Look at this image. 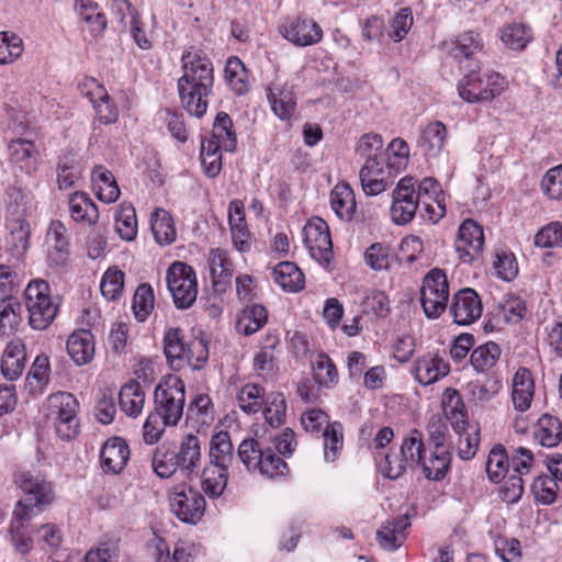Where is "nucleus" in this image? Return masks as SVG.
Listing matches in <instances>:
<instances>
[{
	"instance_id": "f257e3e1",
	"label": "nucleus",
	"mask_w": 562,
	"mask_h": 562,
	"mask_svg": "<svg viewBox=\"0 0 562 562\" xmlns=\"http://www.w3.org/2000/svg\"><path fill=\"white\" fill-rule=\"evenodd\" d=\"M183 75L178 80L182 106L193 116L206 113L209 95L214 83V69L210 58L199 50L189 49L181 56Z\"/></svg>"
},
{
	"instance_id": "f03ea898",
	"label": "nucleus",
	"mask_w": 562,
	"mask_h": 562,
	"mask_svg": "<svg viewBox=\"0 0 562 562\" xmlns=\"http://www.w3.org/2000/svg\"><path fill=\"white\" fill-rule=\"evenodd\" d=\"M14 482L23 493V497L18 501L14 510L22 506L32 518L55 499L53 483L41 473L19 470L14 473Z\"/></svg>"
},
{
	"instance_id": "7ed1b4c3",
	"label": "nucleus",
	"mask_w": 562,
	"mask_h": 562,
	"mask_svg": "<svg viewBox=\"0 0 562 562\" xmlns=\"http://www.w3.org/2000/svg\"><path fill=\"white\" fill-rule=\"evenodd\" d=\"M24 297L30 326L35 330L46 329L54 322L59 310L58 297L52 295L48 282L31 281L24 291Z\"/></svg>"
},
{
	"instance_id": "20e7f679",
	"label": "nucleus",
	"mask_w": 562,
	"mask_h": 562,
	"mask_svg": "<svg viewBox=\"0 0 562 562\" xmlns=\"http://www.w3.org/2000/svg\"><path fill=\"white\" fill-rule=\"evenodd\" d=\"M79 402L68 392H56L46 400V416L63 440H70L79 432Z\"/></svg>"
},
{
	"instance_id": "39448f33",
	"label": "nucleus",
	"mask_w": 562,
	"mask_h": 562,
	"mask_svg": "<svg viewBox=\"0 0 562 562\" xmlns=\"http://www.w3.org/2000/svg\"><path fill=\"white\" fill-rule=\"evenodd\" d=\"M154 413L165 425L177 426L183 415L186 387L178 376H168L159 383L154 392Z\"/></svg>"
},
{
	"instance_id": "423d86ee",
	"label": "nucleus",
	"mask_w": 562,
	"mask_h": 562,
	"mask_svg": "<svg viewBox=\"0 0 562 562\" xmlns=\"http://www.w3.org/2000/svg\"><path fill=\"white\" fill-rule=\"evenodd\" d=\"M459 95L470 102L491 101L503 91V78L494 71L471 70L458 85Z\"/></svg>"
},
{
	"instance_id": "0eeeda50",
	"label": "nucleus",
	"mask_w": 562,
	"mask_h": 562,
	"mask_svg": "<svg viewBox=\"0 0 562 562\" xmlns=\"http://www.w3.org/2000/svg\"><path fill=\"white\" fill-rule=\"evenodd\" d=\"M167 285L177 308H189L198 296V281L194 269L181 261L173 262L167 270Z\"/></svg>"
},
{
	"instance_id": "6e6552de",
	"label": "nucleus",
	"mask_w": 562,
	"mask_h": 562,
	"mask_svg": "<svg viewBox=\"0 0 562 562\" xmlns=\"http://www.w3.org/2000/svg\"><path fill=\"white\" fill-rule=\"evenodd\" d=\"M449 299V284L440 269L430 270L423 280L420 302L428 318H438L446 310Z\"/></svg>"
},
{
	"instance_id": "1a4fd4ad",
	"label": "nucleus",
	"mask_w": 562,
	"mask_h": 562,
	"mask_svg": "<svg viewBox=\"0 0 562 562\" xmlns=\"http://www.w3.org/2000/svg\"><path fill=\"white\" fill-rule=\"evenodd\" d=\"M398 170L392 158L384 160H366L360 169L359 178L367 195H378L394 183Z\"/></svg>"
},
{
	"instance_id": "9d476101",
	"label": "nucleus",
	"mask_w": 562,
	"mask_h": 562,
	"mask_svg": "<svg viewBox=\"0 0 562 562\" xmlns=\"http://www.w3.org/2000/svg\"><path fill=\"white\" fill-rule=\"evenodd\" d=\"M172 513L183 522L196 524L204 515L205 499L193 487L181 485L175 487L169 496Z\"/></svg>"
},
{
	"instance_id": "9b49d317",
	"label": "nucleus",
	"mask_w": 562,
	"mask_h": 562,
	"mask_svg": "<svg viewBox=\"0 0 562 562\" xmlns=\"http://www.w3.org/2000/svg\"><path fill=\"white\" fill-rule=\"evenodd\" d=\"M391 215L397 225L408 224L415 216L420 200L416 193L415 179L413 177L402 178L393 191Z\"/></svg>"
},
{
	"instance_id": "f8f14e48",
	"label": "nucleus",
	"mask_w": 562,
	"mask_h": 562,
	"mask_svg": "<svg viewBox=\"0 0 562 562\" xmlns=\"http://www.w3.org/2000/svg\"><path fill=\"white\" fill-rule=\"evenodd\" d=\"M303 235L311 257L319 263H328L333 244L327 223L319 217H314L304 226Z\"/></svg>"
},
{
	"instance_id": "ddd939ff",
	"label": "nucleus",
	"mask_w": 562,
	"mask_h": 562,
	"mask_svg": "<svg viewBox=\"0 0 562 562\" xmlns=\"http://www.w3.org/2000/svg\"><path fill=\"white\" fill-rule=\"evenodd\" d=\"M80 93L92 104L99 121L103 124L116 122L119 110L103 85L94 78H85L78 86Z\"/></svg>"
},
{
	"instance_id": "4468645a",
	"label": "nucleus",
	"mask_w": 562,
	"mask_h": 562,
	"mask_svg": "<svg viewBox=\"0 0 562 562\" xmlns=\"http://www.w3.org/2000/svg\"><path fill=\"white\" fill-rule=\"evenodd\" d=\"M459 259L464 263H471L477 259L484 247L483 228L473 220H465L458 229L454 241Z\"/></svg>"
},
{
	"instance_id": "2eb2a0df",
	"label": "nucleus",
	"mask_w": 562,
	"mask_h": 562,
	"mask_svg": "<svg viewBox=\"0 0 562 562\" xmlns=\"http://www.w3.org/2000/svg\"><path fill=\"white\" fill-rule=\"evenodd\" d=\"M483 305L480 295L471 288L459 290L452 299L450 312L458 325H470L482 315Z\"/></svg>"
},
{
	"instance_id": "dca6fc26",
	"label": "nucleus",
	"mask_w": 562,
	"mask_h": 562,
	"mask_svg": "<svg viewBox=\"0 0 562 562\" xmlns=\"http://www.w3.org/2000/svg\"><path fill=\"white\" fill-rule=\"evenodd\" d=\"M281 34L300 47L314 45L323 37V31L314 20L300 16L286 21L281 27Z\"/></svg>"
},
{
	"instance_id": "f3484780",
	"label": "nucleus",
	"mask_w": 562,
	"mask_h": 562,
	"mask_svg": "<svg viewBox=\"0 0 562 562\" xmlns=\"http://www.w3.org/2000/svg\"><path fill=\"white\" fill-rule=\"evenodd\" d=\"M450 372L449 363L438 353L428 352L414 362V376L422 385H430Z\"/></svg>"
},
{
	"instance_id": "a211bd4d",
	"label": "nucleus",
	"mask_w": 562,
	"mask_h": 562,
	"mask_svg": "<svg viewBox=\"0 0 562 562\" xmlns=\"http://www.w3.org/2000/svg\"><path fill=\"white\" fill-rule=\"evenodd\" d=\"M130 459V447L121 437L109 438L100 451L101 468L106 473L119 474Z\"/></svg>"
},
{
	"instance_id": "6ab92c4d",
	"label": "nucleus",
	"mask_w": 562,
	"mask_h": 562,
	"mask_svg": "<svg viewBox=\"0 0 562 562\" xmlns=\"http://www.w3.org/2000/svg\"><path fill=\"white\" fill-rule=\"evenodd\" d=\"M67 228L60 221H52L46 233L47 260L49 265L64 266L69 258Z\"/></svg>"
},
{
	"instance_id": "aec40b11",
	"label": "nucleus",
	"mask_w": 562,
	"mask_h": 562,
	"mask_svg": "<svg viewBox=\"0 0 562 562\" xmlns=\"http://www.w3.org/2000/svg\"><path fill=\"white\" fill-rule=\"evenodd\" d=\"M8 151L10 160L27 175L37 170L40 165V153L32 140L16 138L9 143Z\"/></svg>"
},
{
	"instance_id": "412c9836",
	"label": "nucleus",
	"mask_w": 562,
	"mask_h": 562,
	"mask_svg": "<svg viewBox=\"0 0 562 562\" xmlns=\"http://www.w3.org/2000/svg\"><path fill=\"white\" fill-rule=\"evenodd\" d=\"M26 350L25 345L20 338L10 340L1 357V373L9 380L14 381L19 379L25 368Z\"/></svg>"
},
{
	"instance_id": "4be33fe9",
	"label": "nucleus",
	"mask_w": 562,
	"mask_h": 562,
	"mask_svg": "<svg viewBox=\"0 0 562 562\" xmlns=\"http://www.w3.org/2000/svg\"><path fill=\"white\" fill-rule=\"evenodd\" d=\"M228 222L231 226L232 240L240 252L250 250L251 235L245 221L244 204L234 200L228 205Z\"/></svg>"
},
{
	"instance_id": "5701e85b",
	"label": "nucleus",
	"mask_w": 562,
	"mask_h": 562,
	"mask_svg": "<svg viewBox=\"0 0 562 562\" xmlns=\"http://www.w3.org/2000/svg\"><path fill=\"white\" fill-rule=\"evenodd\" d=\"M213 286L216 291H224L233 277V262L228 252L221 248H213L207 256Z\"/></svg>"
},
{
	"instance_id": "b1692460",
	"label": "nucleus",
	"mask_w": 562,
	"mask_h": 562,
	"mask_svg": "<svg viewBox=\"0 0 562 562\" xmlns=\"http://www.w3.org/2000/svg\"><path fill=\"white\" fill-rule=\"evenodd\" d=\"M66 347L69 357L76 364H87L94 356V337L90 330H76L68 337Z\"/></svg>"
},
{
	"instance_id": "393cba45",
	"label": "nucleus",
	"mask_w": 562,
	"mask_h": 562,
	"mask_svg": "<svg viewBox=\"0 0 562 562\" xmlns=\"http://www.w3.org/2000/svg\"><path fill=\"white\" fill-rule=\"evenodd\" d=\"M271 110L280 120H289L295 112L296 98L292 87L272 83L267 89Z\"/></svg>"
},
{
	"instance_id": "a878e982",
	"label": "nucleus",
	"mask_w": 562,
	"mask_h": 562,
	"mask_svg": "<svg viewBox=\"0 0 562 562\" xmlns=\"http://www.w3.org/2000/svg\"><path fill=\"white\" fill-rule=\"evenodd\" d=\"M179 460L180 472L190 476L200 467L201 462V442L199 438L192 434L186 435L178 449H173Z\"/></svg>"
},
{
	"instance_id": "bb28decb",
	"label": "nucleus",
	"mask_w": 562,
	"mask_h": 562,
	"mask_svg": "<svg viewBox=\"0 0 562 562\" xmlns=\"http://www.w3.org/2000/svg\"><path fill=\"white\" fill-rule=\"evenodd\" d=\"M32 519L22 506L13 510V516L9 528V538L14 551L21 555H26L33 548V539L26 532L25 525Z\"/></svg>"
},
{
	"instance_id": "cd10ccee",
	"label": "nucleus",
	"mask_w": 562,
	"mask_h": 562,
	"mask_svg": "<svg viewBox=\"0 0 562 562\" xmlns=\"http://www.w3.org/2000/svg\"><path fill=\"white\" fill-rule=\"evenodd\" d=\"M535 384L530 370L519 368L513 379L512 401L514 407L524 413L531 406Z\"/></svg>"
},
{
	"instance_id": "c85d7f7f",
	"label": "nucleus",
	"mask_w": 562,
	"mask_h": 562,
	"mask_svg": "<svg viewBox=\"0 0 562 562\" xmlns=\"http://www.w3.org/2000/svg\"><path fill=\"white\" fill-rule=\"evenodd\" d=\"M447 136V127L442 122H430L422 131L418 147L425 156L437 157L443 149Z\"/></svg>"
},
{
	"instance_id": "c756f323",
	"label": "nucleus",
	"mask_w": 562,
	"mask_h": 562,
	"mask_svg": "<svg viewBox=\"0 0 562 562\" xmlns=\"http://www.w3.org/2000/svg\"><path fill=\"white\" fill-rule=\"evenodd\" d=\"M83 166L76 153L67 151L58 156L56 173L57 184L60 190H67L75 186L81 178Z\"/></svg>"
},
{
	"instance_id": "7c9ffc66",
	"label": "nucleus",
	"mask_w": 562,
	"mask_h": 562,
	"mask_svg": "<svg viewBox=\"0 0 562 562\" xmlns=\"http://www.w3.org/2000/svg\"><path fill=\"white\" fill-rule=\"evenodd\" d=\"M451 453L447 448H439L430 452L427 457L425 453L422 457L419 468L424 476L429 481L442 480L450 470Z\"/></svg>"
},
{
	"instance_id": "2f4dec72",
	"label": "nucleus",
	"mask_w": 562,
	"mask_h": 562,
	"mask_svg": "<svg viewBox=\"0 0 562 562\" xmlns=\"http://www.w3.org/2000/svg\"><path fill=\"white\" fill-rule=\"evenodd\" d=\"M204 142H213L223 150L234 153L237 146V137L234 131V124L231 116L225 112H220L214 121L212 136Z\"/></svg>"
},
{
	"instance_id": "473e14b6",
	"label": "nucleus",
	"mask_w": 562,
	"mask_h": 562,
	"mask_svg": "<svg viewBox=\"0 0 562 562\" xmlns=\"http://www.w3.org/2000/svg\"><path fill=\"white\" fill-rule=\"evenodd\" d=\"M70 216L76 222H81L89 226L97 223L99 211L95 203L88 193L77 191L72 193L68 201Z\"/></svg>"
},
{
	"instance_id": "72a5a7b5",
	"label": "nucleus",
	"mask_w": 562,
	"mask_h": 562,
	"mask_svg": "<svg viewBox=\"0 0 562 562\" xmlns=\"http://www.w3.org/2000/svg\"><path fill=\"white\" fill-rule=\"evenodd\" d=\"M188 341L184 340L182 330L170 328L164 337V352L169 366L175 369H181L186 363V348Z\"/></svg>"
},
{
	"instance_id": "f704fd0d",
	"label": "nucleus",
	"mask_w": 562,
	"mask_h": 562,
	"mask_svg": "<svg viewBox=\"0 0 562 562\" xmlns=\"http://www.w3.org/2000/svg\"><path fill=\"white\" fill-rule=\"evenodd\" d=\"M234 459V447L228 431L221 430L210 440L209 463L228 469Z\"/></svg>"
},
{
	"instance_id": "c9c22d12",
	"label": "nucleus",
	"mask_w": 562,
	"mask_h": 562,
	"mask_svg": "<svg viewBox=\"0 0 562 562\" xmlns=\"http://www.w3.org/2000/svg\"><path fill=\"white\" fill-rule=\"evenodd\" d=\"M442 409L454 431L462 430L467 419V412L461 394L454 389H446L442 395Z\"/></svg>"
},
{
	"instance_id": "e433bc0d",
	"label": "nucleus",
	"mask_w": 562,
	"mask_h": 562,
	"mask_svg": "<svg viewBox=\"0 0 562 562\" xmlns=\"http://www.w3.org/2000/svg\"><path fill=\"white\" fill-rule=\"evenodd\" d=\"M330 205L336 215L341 220H351L357 204L353 191L348 183H337L330 192Z\"/></svg>"
},
{
	"instance_id": "4c0bfd02",
	"label": "nucleus",
	"mask_w": 562,
	"mask_h": 562,
	"mask_svg": "<svg viewBox=\"0 0 562 562\" xmlns=\"http://www.w3.org/2000/svg\"><path fill=\"white\" fill-rule=\"evenodd\" d=\"M92 181L98 199L104 203H113L120 196V189L113 173L103 166H95L92 170Z\"/></svg>"
},
{
	"instance_id": "58836bf2",
	"label": "nucleus",
	"mask_w": 562,
	"mask_h": 562,
	"mask_svg": "<svg viewBox=\"0 0 562 562\" xmlns=\"http://www.w3.org/2000/svg\"><path fill=\"white\" fill-rule=\"evenodd\" d=\"M268 313L265 306L252 304L240 311L236 321V329L239 334L250 336L257 333L267 323Z\"/></svg>"
},
{
	"instance_id": "ea45409f",
	"label": "nucleus",
	"mask_w": 562,
	"mask_h": 562,
	"mask_svg": "<svg viewBox=\"0 0 562 562\" xmlns=\"http://www.w3.org/2000/svg\"><path fill=\"white\" fill-rule=\"evenodd\" d=\"M119 404L127 416L137 417L145 404V392L137 381L123 385L119 393Z\"/></svg>"
},
{
	"instance_id": "a19ab883",
	"label": "nucleus",
	"mask_w": 562,
	"mask_h": 562,
	"mask_svg": "<svg viewBox=\"0 0 562 562\" xmlns=\"http://www.w3.org/2000/svg\"><path fill=\"white\" fill-rule=\"evenodd\" d=\"M535 438L543 447H557L562 441V423L555 416L543 414L536 425Z\"/></svg>"
},
{
	"instance_id": "79ce46f5",
	"label": "nucleus",
	"mask_w": 562,
	"mask_h": 562,
	"mask_svg": "<svg viewBox=\"0 0 562 562\" xmlns=\"http://www.w3.org/2000/svg\"><path fill=\"white\" fill-rule=\"evenodd\" d=\"M228 482V469L206 464L201 474V487L210 498L220 497Z\"/></svg>"
},
{
	"instance_id": "37998d69",
	"label": "nucleus",
	"mask_w": 562,
	"mask_h": 562,
	"mask_svg": "<svg viewBox=\"0 0 562 562\" xmlns=\"http://www.w3.org/2000/svg\"><path fill=\"white\" fill-rule=\"evenodd\" d=\"M274 281L285 291L299 292L304 288L305 278L301 269L290 261H283L273 269Z\"/></svg>"
},
{
	"instance_id": "c03bdc74",
	"label": "nucleus",
	"mask_w": 562,
	"mask_h": 562,
	"mask_svg": "<svg viewBox=\"0 0 562 562\" xmlns=\"http://www.w3.org/2000/svg\"><path fill=\"white\" fill-rule=\"evenodd\" d=\"M50 363L46 355H38L27 373L26 389L32 394H42L49 382Z\"/></svg>"
},
{
	"instance_id": "a18cd8bd",
	"label": "nucleus",
	"mask_w": 562,
	"mask_h": 562,
	"mask_svg": "<svg viewBox=\"0 0 562 562\" xmlns=\"http://www.w3.org/2000/svg\"><path fill=\"white\" fill-rule=\"evenodd\" d=\"M150 226L155 240L159 245H170L176 240L177 232L169 212L156 209L151 213Z\"/></svg>"
},
{
	"instance_id": "49530a36",
	"label": "nucleus",
	"mask_w": 562,
	"mask_h": 562,
	"mask_svg": "<svg viewBox=\"0 0 562 562\" xmlns=\"http://www.w3.org/2000/svg\"><path fill=\"white\" fill-rule=\"evenodd\" d=\"M398 452L408 468H419L422 457L425 452L423 435L417 429H412L403 439Z\"/></svg>"
},
{
	"instance_id": "de8ad7c7",
	"label": "nucleus",
	"mask_w": 562,
	"mask_h": 562,
	"mask_svg": "<svg viewBox=\"0 0 562 562\" xmlns=\"http://www.w3.org/2000/svg\"><path fill=\"white\" fill-rule=\"evenodd\" d=\"M224 74L226 81L236 94L243 95L248 92L250 88L248 71L238 57L228 58Z\"/></svg>"
},
{
	"instance_id": "09e8293b",
	"label": "nucleus",
	"mask_w": 562,
	"mask_h": 562,
	"mask_svg": "<svg viewBox=\"0 0 562 562\" xmlns=\"http://www.w3.org/2000/svg\"><path fill=\"white\" fill-rule=\"evenodd\" d=\"M21 311V303L13 297L0 301V335L9 336L18 330L22 322Z\"/></svg>"
},
{
	"instance_id": "8fccbe9b",
	"label": "nucleus",
	"mask_w": 562,
	"mask_h": 562,
	"mask_svg": "<svg viewBox=\"0 0 562 562\" xmlns=\"http://www.w3.org/2000/svg\"><path fill=\"white\" fill-rule=\"evenodd\" d=\"M78 15L89 24L94 35L101 34L106 27V18L99 4L92 0H77L75 4Z\"/></svg>"
},
{
	"instance_id": "3c124183",
	"label": "nucleus",
	"mask_w": 562,
	"mask_h": 562,
	"mask_svg": "<svg viewBox=\"0 0 562 562\" xmlns=\"http://www.w3.org/2000/svg\"><path fill=\"white\" fill-rule=\"evenodd\" d=\"M314 381L325 387L338 382V371L333 360L324 352H319L311 361Z\"/></svg>"
},
{
	"instance_id": "603ef678",
	"label": "nucleus",
	"mask_w": 562,
	"mask_h": 562,
	"mask_svg": "<svg viewBox=\"0 0 562 562\" xmlns=\"http://www.w3.org/2000/svg\"><path fill=\"white\" fill-rule=\"evenodd\" d=\"M238 407L246 414L258 413L265 403V390L259 384L247 383L237 393Z\"/></svg>"
},
{
	"instance_id": "864d4df0",
	"label": "nucleus",
	"mask_w": 562,
	"mask_h": 562,
	"mask_svg": "<svg viewBox=\"0 0 562 562\" xmlns=\"http://www.w3.org/2000/svg\"><path fill=\"white\" fill-rule=\"evenodd\" d=\"M458 435L457 450L462 460H471L477 452L480 445V428L476 424H464L462 430L454 431Z\"/></svg>"
},
{
	"instance_id": "5fc2aeb1",
	"label": "nucleus",
	"mask_w": 562,
	"mask_h": 562,
	"mask_svg": "<svg viewBox=\"0 0 562 562\" xmlns=\"http://www.w3.org/2000/svg\"><path fill=\"white\" fill-rule=\"evenodd\" d=\"M509 458L504 446H494L487 457L485 469L490 481L499 483L505 479L509 469Z\"/></svg>"
},
{
	"instance_id": "6e6d98bb",
	"label": "nucleus",
	"mask_w": 562,
	"mask_h": 562,
	"mask_svg": "<svg viewBox=\"0 0 562 562\" xmlns=\"http://www.w3.org/2000/svg\"><path fill=\"white\" fill-rule=\"evenodd\" d=\"M499 357V346L494 341H488L472 351L470 362L475 371L485 372L496 364Z\"/></svg>"
},
{
	"instance_id": "4d7b16f0",
	"label": "nucleus",
	"mask_w": 562,
	"mask_h": 562,
	"mask_svg": "<svg viewBox=\"0 0 562 562\" xmlns=\"http://www.w3.org/2000/svg\"><path fill=\"white\" fill-rule=\"evenodd\" d=\"M483 47L482 38L477 33L472 31L460 34L452 43L450 54L453 58L461 60L470 59L475 53Z\"/></svg>"
},
{
	"instance_id": "13d9d810",
	"label": "nucleus",
	"mask_w": 562,
	"mask_h": 562,
	"mask_svg": "<svg viewBox=\"0 0 562 562\" xmlns=\"http://www.w3.org/2000/svg\"><path fill=\"white\" fill-rule=\"evenodd\" d=\"M178 461L175 451L162 445L156 448L153 454V470L160 477H170L177 471H180Z\"/></svg>"
},
{
	"instance_id": "bf43d9fd",
	"label": "nucleus",
	"mask_w": 562,
	"mask_h": 562,
	"mask_svg": "<svg viewBox=\"0 0 562 562\" xmlns=\"http://www.w3.org/2000/svg\"><path fill=\"white\" fill-rule=\"evenodd\" d=\"M258 460L260 465H258L257 470L268 477L284 475L289 470L282 456L277 453L271 446L263 447L262 453Z\"/></svg>"
},
{
	"instance_id": "052dcab7",
	"label": "nucleus",
	"mask_w": 562,
	"mask_h": 562,
	"mask_svg": "<svg viewBox=\"0 0 562 562\" xmlns=\"http://www.w3.org/2000/svg\"><path fill=\"white\" fill-rule=\"evenodd\" d=\"M188 418L199 426H209L214 420V406L207 394H199L190 403Z\"/></svg>"
},
{
	"instance_id": "680f3d73",
	"label": "nucleus",
	"mask_w": 562,
	"mask_h": 562,
	"mask_svg": "<svg viewBox=\"0 0 562 562\" xmlns=\"http://www.w3.org/2000/svg\"><path fill=\"white\" fill-rule=\"evenodd\" d=\"M376 467L381 474L387 479L396 480L402 476L408 467L401 458V453L374 452Z\"/></svg>"
},
{
	"instance_id": "e2e57ef3",
	"label": "nucleus",
	"mask_w": 562,
	"mask_h": 562,
	"mask_svg": "<svg viewBox=\"0 0 562 562\" xmlns=\"http://www.w3.org/2000/svg\"><path fill=\"white\" fill-rule=\"evenodd\" d=\"M344 428L339 422H334L324 428V456L327 461H335L344 445Z\"/></svg>"
},
{
	"instance_id": "0e129e2a",
	"label": "nucleus",
	"mask_w": 562,
	"mask_h": 562,
	"mask_svg": "<svg viewBox=\"0 0 562 562\" xmlns=\"http://www.w3.org/2000/svg\"><path fill=\"white\" fill-rule=\"evenodd\" d=\"M263 415L271 427H280L285 419L286 401L282 393H271L265 400Z\"/></svg>"
},
{
	"instance_id": "69168bd1",
	"label": "nucleus",
	"mask_w": 562,
	"mask_h": 562,
	"mask_svg": "<svg viewBox=\"0 0 562 562\" xmlns=\"http://www.w3.org/2000/svg\"><path fill=\"white\" fill-rule=\"evenodd\" d=\"M115 231L126 241H132L137 235V220L132 205L122 206L115 216Z\"/></svg>"
},
{
	"instance_id": "338daca9",
	"label": "nucleus",
	"mask_w": 562,
	"mask_h": 562,
	"mask_svg": "<svg viewBox=\"0 0 562 562\" xmlns=\"http://www.w3.org/2000/svg\"><path fill=\"white\" fill-rule=\"evenodd\" d=\"M501 38L512 49H524L531 41L532 33L528 26L513 23L503 29Z\"/></svg>"
},
{
	"instance_id": "774afa93",
	"label": "nucleus",
	"mask_w": 562,
	"mask_h": 562,
	"mask_svg": "<svg viewBox=\"0 0 562 562\" xmlns=\"http://www.w3.org/2000/svg\"><path fill=\"white\" fill-rule=\"evenodd\" d=\"M120 547L117 539L101 541L97 547L91 548L85 557V562H116Z\"/></svg>"
}]
</instances>
